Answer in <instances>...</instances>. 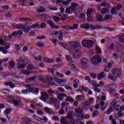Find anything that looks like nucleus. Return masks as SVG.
Instances as JSON below:
<instances>
[{
	"instance_id": "6",
	"label": "nucleus",
	"mask_w": 124,
	"mask_h": 124,
	"mask_svg": "<svg viewBox=\"0 0 124 124\" xmlns=\"http://www.w3.org/2000/svg\"><path fill=\"white\" fill-rule=\"evenodd\" d=\"M69 45L76 50H81V45L77 41H72L69 43Z\"/></svg>"
},
{
	"instance_id": "29",
	"label": "nucleus",
	"mask_w": 124,
	"mask_h": 124,
	"mask_svg": "<svg viewBox=\"0 0 124 124\" xmlns=\"http://www.w3.org/2000/svg\"><path fill=\"white\" fill-rule=\"evenodd\" d=\"M31 26H28L27 27H25V26H24V28L23 29V31L25 33H28V32H29V31H31Z\"/></svg>"
},
{
	"instance_id": "17",
	"label": "nucleus",
	"mask_w": 124,
	"mask_h": 124,
	"mask_svg": "<svg viewBox=\"0 0 124 124\" xmlns=\"http://www.w3.org/2000/svg\"><path fill=\"white\" fill-rule=\"evenodd\" d=\"M4 85L5 86H9L11 88V89H13L14 88H15L16 85L13 84V83L11 81L6 82L4 83Z\"/></svg>"
},
{
	"instance_id": "58",
	"label": "nucleus",
	"mask_w": 124,
	"mask_h": 124,
	"mask_svg": "<svg viewBox=\"0 0 124 124\" xmlns=\"http://www.w3.org/2000/svg\"><path fill=\"white\" fill-rule=\"evenodd\" d=\"M1 8L4 10H8L9 9V6L8 5H4L1 7Z\"/></svg>"
},
{
	"instance_id": "43",
	"label": "nucleus",
	"mask_w": 124,
	"mask_h": 124,
	"mask_svg": "<svg viewBox=\"0 0 124 124\" xmlns=\"http://www.w3.org/2000/svg\"><path fill=\"white\" fill-rule=\"evenodd\" d=\"M27 69L28 70H34L35 69V67L33 65H29L27 67Z\"/></svg>"
},
{
	"instance_id": "27",
	"label": "nucleus",
	"mask_w": 124,
	"mask_h": 124,
	"mask_svg": "<svg viewBox=\"0 0 124 124\" xmlns=\"http://www.w3.org/2000/svg\"><path fill=\"white\" fill-rule=\"evenodd\" d=\"M17 65L16 66L17 68L18 69H23V68H25L26 67V65L24 64H20V62H17Z\"/></svg>"
},
{
	"instance_id": "34",
	"label": "nucleus",
	"mask_w": 124,
	"mask_h": 124,
	"mask_svg": "<svg viewBox=\"0 0 124 124\" xmlns=\"http://www.w3.org/2000/svg\"><path fill=\"white\" fill-rule=\"evenodd\" d=\"M62 28L63 30H66V31H71V26H69L68 25L62 26Z\"/></svg>"
},
{
	"instance_id": "36",
	"label": "nucleus",
	"mask_w": 124,
	"mask_h": 124,
	"mask_svg": "<svg viewBox=\"0 0 124 124\" xmlns=\"http://www.w3.org/2000/svg\"><path fill=\"white\" fill-rule=\"evenodd\" d=\"M59 84L61 86H65L66 85V79H61Z\"/></svg>"
},
{
	"instance_id": "10",
	"label": "nucleus",
	"mask_w": 124,
	"mask_h": 124,
	"mask_svg": "<svg viewBox=\"0 0 124 124\" xmlns=\"http://www.w3.org/2000/svg\"><path fill=\"white\" fill-rule=\"evenodd\" d=\"M75 112L76 114H77L78 118H81L82 115L84 114V110L80 107H78V108L76 109Z\"/></svg>"
},
{
	"instance_id": "31",
	"label": "nucleus",
	"mask_w": 124,
	"mask_h": 124,
	"mask_svg": "<svg viewBox=\"0 0 124 124\" xmlns=\"http://www.w3.org/2000/svg\"><path fill=\"white\" fill-rule=\"evenodd\" d=\"M26 61H27V62L28 63V62H29V59H27V58H25V59H21L20 60H18L16 61V62H21L22 63H24V62H26ZM26 64V65H27V64Z\"/></svg>"
},
{
	"instance_id": "56",
	"label": "nucleus",
	"mask_w": 124,
	"mask_h": 124,
	"mask_svg": "<svg viewBox=\"0 0 124 124\" xmlns=\"http://www.w3.org/2000/svg\"><path fill=\"white\" fill-rule=\"evenodd\" d=\"M4 113L5 114H7V115H8V114H10V113H11V109H10V108L6 109L4 111Z\"/></svg>"
},
{
	"instance_id": "16",
	"label": "nucleus",
	"mask_w": 124,
	"mask_h": 124,
	"mask_svg": "<svg viewBox=\"0 0 124 124\" xmlns=\"http://www.w3.org/2000/svg\"><path fill=\"white\" fill-rule=\"evenodd\" d=\"M44 61L45 62H47V63H51V62H55V59H49L46 57H44Z\"/></svg>"
},
{
	"instance_id": "57",
	"label": "nucleus",
	"mask_w": 124,
	"mask_h": 124,
	"mask_svg": "<svg viewBox=\"0 0 124 124\" xmlns=\"http://www.w3.org/2000/svg\"><path fill=\"white\" fill-rule=\"evenodd\" d=\"M116 104H117V102L116 101V100H114L112 102L111 106L110 107L115 109Z\"/></svg>"
},
{
	"instance_id": "30",
	"label": "nucleus",
	"mask_w": 124,
	"mask_h": 124,
	"mask_svg": "<svg viewBox=\"0 0 124 124\" xmlns=\"http://www.w3.org/2000/svg\"><path fill=\"white\" fill-rule=\"evenodd\" d=\"M92 12H93V9H88L86 13V15L87 17H91V15H92Z\"/></svg>"
},
{
	"instance_id": "2",
	"label": "nucleus",
	"mask_w": 124,
	"mask_h": 124,
	"mask_svg": "<svg viewBox=\"0 0 124 124\" xmlns=\"http://www.w3.org/2000/svg\"><path fill=\"white\" fill-rule=\"evenodd\" d=\"M77 8H78V4L73 2L71 3V5L69 7V8H67L65 10V13L67 14H72L75 13L77 10Z\"/></svg>"
},
{
	"instance_id": "32",
	"label": "nucleus",
	"mask_w": 124,
	"mask_h": 124,
	"mask_svg": "<svg viewBox=\"0 0 124 124\" xmlns=\"http://www.w3.org/2000/svg\"><path fill=\"white\" fill-rule=\"evenodd\" d=\"M34 119L37 122H40V123H42V124H44V121L43 119L40 117H38L37 116H34Z\"/></svg>"
},
{
	"instance_id": "44",
	"label": "nucleus",
	"mask_w": 124,
	"mask_h": 124,
	"mask_svg": "<svg viewBox=\"0 0 124 124\" xmlns=\"http://www.w3.org/2000/svg\"><path fill=\"white\" fill-rule=\"evenodd\" d=\"M118 40L120 42H122V43H124V35H122L121 36H120Z\"/></svg>"
},
{
	"instance_id": "7",
	"label": "nucleus",
	"mask_w": 124,
	"mask_h": 124,
	"mask_svg": "<svg viewBox=\"0 0 124 124\" xmlns=\"http://www.w3.org/2000/svg\"><path fill=\"white\" fill-rule=\"evenodd\" d=\"M94 99L93 97H90L89 101H86L83 103V106L86 111L89 109V107L93 103Z\"/></svg>"
},
{
	"instance_id": "37",
	"label": "nucleus",
	"mask_w": 124,
	"mask_h": 124,
	"mask_svg": "<svg viewBox=\"0 0 124 124\" xmlns=\"http://www.w3.org/2000/svg\"><path fill=\"white\" fill-rule=\"evenodd\" d=\"M45 8H43L42 7H40L39 9H37L36 10V12H38L39 13H43L45 12Z\"/></svg>"
},
{
	"instance_id": "61",
	"label": "nucleus",
	"mask_w": 124,
	"mask_h": 124,
	"mask_svg": "<svg viewBox=\"0 0 124 124\" xmlns=\"http://www.w3.org/2000/svg\"><path fill=\"white\" fill-rule=\"evenodd\" d=\"M52 119L55 122H58V121L60 120V118H59L58 116H53L52 117Z\"/></svg>"
},
{
	"instance_id": "55",
	"label": "nucleus",
	"mask_w": 124,
	"mask_h": 124,
	"mask_svg": "<svg viewBox=\"0 0 124 124\" xmlns=\"http://www.w3.org/2000/svg\"><path fill=\"white\" fill-rule=\"evenodd\" d=\"M41 29H46V27H47V24L45 23H41Z\"/></svg>"
},
{
	"instance_id": "54",
	"label": "nucleus",
	"mask_w": 124,
	"mask_h": 124,
	"mask_svg": "<svg viewBox=\"0 0 124 124\" xmlns=\"http://www.w3.org/2000/svg\"><path fill=\"white\" fill-rule=\"evenodd\" d=\"M67 50L70 53V54L73 53L74 52L76 51V49H74L73 47L69 49H67Z\"/></svg>"
},
{
	"instance_id": "63",
	"label": "nucleus",
	"mask_w": 124,
	"mask_h": 124,
	"mask_svg": "<svg viewBox=\"0 0 124 124\" xmlns=\"http://www.w3.org/2000/svg\"><path fill=\"white\" fill-rule=\"evenodd\" d=\"M53 20L54 22H56V23H58V22L60 21V18H59V17L58 16H54L53 17Z\"/></svg>"
},
{
	"instance_id": "42",
	"label": "nucleus",
	"mask_w": 124,
	"mask_h": 124,
	"mask_svg": "<svg viewBox=\"0 0 124 124\" xmlns=\"http://www.w3.org/2000/svg\"><path fill=\"white\" fill-rule=\"evenodd\" d=\"M78 25L77 24H74L73 27L71 26V30L73 31L74 30H77L78 29Z\"/></svg>"
},
{
	"instance_id": "40",
	"label": "nucleus",
	"mask_w": 124,
	"mask_h": 124,
	"mask_svg": "<svg viewBox=\"0 0 124 124\" xmlns=\"http://www.w3.org/2000/svg\"><path fill=\"white\" fill-rule=\"evenodd\" d=\"M80 118L81 120H84V119L86 120H89V119H90V115L89 114H86L85 115L83 114L81 115V117Z\"/></svg>"
},
{
	"instance_id": "45",
	"label": "nucleus",
	"mask_w": 124,
	"mask_h": 124,
	"mask_svg": "<svg viewBox=\"0 0 124 124\" xmlns=\"http://www.w3.org/2000/svg\"><path fill=\"white\" fill-rule=\"evenodd\" d=\"M37 46L38 47H40L41 48H43L44 46H45V45L44 44L42 43V42H37Z\"/></svg>"
},
{
	"instance_id": "53",
	"label": "nucleus",
	"mask_w": 124,
	"mask_h": 124,
	"mask_svg": "<svg viewBox=\"0 0 124 124\" xmlns=\"http://www.w3.org/2000/svg\"><path fill=\"white\" fill-rule=\"evenodd\" d=\"M96 50L97 52V54H101V49L98 46H96Z\"/></svg>"
},
{
	"instance_id": "8",
	"label": "nucleus",
	"mask_w": 124,
	"mask_h": 124,
	"mask_svg": "<svg viewBox=\"0 0 124 124\" xmlns=\"http://www.w3.org/2000/svg\"><path fill=\"white\" fill-rule=\"evenodd\" d=\"M106 88H108L107 90L110 93H112L117 88V86L114 84H109L106 86Z\"/></svg>"
},
{
	"instance_id": "22",
	"label": "nucleus",
	"mask_w": 124,
	"mask_h": 124,
	"mask_svg": "<svg viewBox=\"0 0 124 124\" xmlns=\"http://www.w3.org/2000/svg\"><path fill=\"white\" fill-rule=\"evenodd\" d=\"M38 80L39 81H41L43 83H46L47 79H46V78L45 77H44L43 76H40L38 77Z\"/></svg>"
},
{
	"instance_id": "11",
	"label": "nucleus",
	"mask_w": 124,
	"mask_h": 124,
	"mask_svg": "<svg viewBox=\"0 0 124 124\" xmlns=\"http://www.w3.org/2000/svg\"><path fill=\"white\" fill-rule=\"evenodd\" d=\"M6 36L3 35L0 37V45H2V46H5V42L6 41Z\"/></svg>"
},
{
	"instance_id": "15",
	"label": "nucleus",
	"mask_w": 124,
	"mask_h": 124,
	"mask_svg": "<svg viewBox=\"0 0 124 124\" xmlns=\"http://www.w3.org/2000/svg\"><path fill=\"white\" fill-rule=\"evenodd\" d=\"M69 66L71 67V68L73 69L74 72H78L79 70L77 69V67L74 65L73 63L70 62L69 63Z\"/></svg>"
},
{
	"instance_id": "5",
	"label": "nucleus",
	"mask_w": 124,
	"mask_h": 124,
	"mask_svg": "<svg viewBox=\"0 0 124 124\" xmlns=\"http://www.w3.org/2000/svg\"><path fill=\"white\" fill-rule=\"evenodd\" d=\"M81 44L86 48H92L93 46V42L91 40H84L81 42Z\"/></svg>"
},
{
	"instance_id": "46",
	"label": "nucleus",
	"mask_w": 124,
	"mask_h": 124,
	"mask_svg": "<svg viewBox=\"0 0 124 124\" xmlns=\"http://www.w3.org/2000/svg\"><path fill=\"white\" fill-rule=\"evenodd\" d=\"M65 58H66V60L68 62H72V59L71 58V57L69 55H66Z\"/></svg>"
},
{
	"instance_id": "1",
	"label": "nucleus",
	"mask_w": 124,
	"mask_h": 124,
	"mask_svg": "<svg viewBox=\"0 0 124 124\" xmlns=\"http://www.w3.org/2000/svg\"><path fill=\"white\" fill-rule=\"evenodd\" d=\"M112 74L109 73L108 74V78L112 81H117V78H120L121 77V75H122V69L114 68L112 71Z\"/></svg>"
},
{
	"instance_id": "52",
	"label": "nucleus",
	"mask_w": 124,
	"mask_h": 124,
	"mask_svg": "<svg viewBox=\"0 0 124 124\" xmlns=\"http://www.w3.org/2000/svg\"><path fill=\"white\" fill-rule=\"evenodd\" d=\"M60 123L62 124H67V122H66V121H65V119H64V118H62L60 119Z\"/></svg>"
},
{
	"instance_id": "35",
	"label": "nucleus",
	"mask_w": 124,
	"mask_h": 124,
	"mask_svg": "<svg viewBox=\"0 0 124 124\" xmlns=\"http://www.w3.org/2000/svg\"><path fill=\"white\" fill-rule=\"evenodd\" d=\"M113 110H115V108H113L112 107H109L107 110V114L110 115V114L113 112Z\"/></svg>"
},
{
	"instance_id": "60",
	"label": "nucleus",
	"mask_w": 124,
	"mask_h": 124,
	"mask_svg": "<svg viewBox=\"0 0 124 124\" xmlns=\"http://www.w3.org/2000/svg\"><path fill=\"white\" fill-rule=\"evenodd\" d=\"M81 98H82V96L80 95H78L76 97V100H77V101H80L82 100Z\"/></svg>"
},
{
	"instance_id": "28",
	"label": "nucleus",
	"mask_w": 124,
	"mask_h": 124,
	"mask_svg": "<svg viewBox=\"0 0 124 124\" xmlns=\"http://www.w3.org/2000/svg\"><path fill=\"white\" fill-rule=\"evenodd\" d=\"M61 106H62V108H68V107H69V104H68V103H66L65 102H62L61 103Z\"/></svg>"
},
{
	"instance_id": "51",
	"label": "nucleus",
	"mask_w": 124,
	"mask_h": 124,
	"mask_svg": "<svg viewBox=\"0 0 124 124\" xmlns=\"http://www.w3.org/2000/svg\"><path fill=\"white\" fill-rule=\"evenodd\" d=\"M49 100L51 101V102H52V103H56L57 102V99H55V98L53 97H51L49 98Z\"/></svg>"
},
{
	"instance_id": "47",
	"label": "nucleus",
	"mask_w": 124,
	"mask_h": 124,
	"mask_svg": "<svg viewBox=\"0 0 124 124\" xmlns=\"http://www.w3.org/2000/svg\"><path fill=\"white\" fill-rule=\"evenodd\" d=\"M98 115V111H94L93 113H92V116L93 117V118H95L96 117H97V116Z\"/></svg>"
},
{
	"instance_id": "49",
	"label": "nucleus",
	"mask_w": 124,
	"mask_h": 124,
	"mask_svg": "<svg viewBox=\"0 0 124 124\" xmlns=\"http://www.w3.org/2000/svg\"><path fill=\"white\" fill-rule=\"evenodd\" d=\"M59 44H60L61 46H62V47H63V48H64L65 49H67V46H68L67 45H66V44H64V43L62 42H60L59 43Z\"/></svg>"
},
{
	"instance_id": "64",
	"label": "nucleus",
	"mask_w": 124,
	"mask_h": 124,
	"mask_svg": "<svg viewBox=\"0 0 124 124\" xmlns=\"http://www.w3.org/2000/svg\"><path fill=\"white\" fill-rule=\"evenodd\" d=\"M17 34H19L18 37H21V36L23 34V31H22V30H19L17 31Z\"/></svg>"
},
{
	"instance_id": "25",
	"label": "nucleus",
	"mask_w": 124,
	"mask_h": 124,
	"mask_svg": "<svg viewBox=\"0 0 124 124\" xmlns=\"http://www.w3.org/2000/svg\"><path fill=\"white\" fill-rule=\"evenodd\" d=\"M26 89L29 93H32L34 91V88L31 85H26Z\"/></svg>"
},
{
	"instance_id": "62",
	"label": "nucleus",
	"mask_w": 124,
	"mask_h": 124,
	"mask_svg": "<svg viewBox=\"0 0 124 124\" xmlns=\"http://www.w3.org/2000/svg\"><path fill=\"white\" fill-rule=\"evenodd\" d=\"M117 115L119 118H122V117L124 116V114L122 113V110H119V111L117 112Z\"/></svg>"
},
{
	"instance_id": "23",
	"label": "nucleus",
	"mask_w": 124,
	"mask_h": 124,
	"mask_svg": "<svg viewBox=\"0 0 124 124\" xmlns=\"http://www.w3.org/2000/svg\"><path fill=\"white\" fill-rule=\"evenodd\" d=\"M27 0H20L19 1V4L22 6H28L29 4L27 3Z\"/></svg>"
},
{
	"instance_id": "9",
	"label": "nucleus",
	"mask_w": 124,
	"mask_h": 124,
	"mask_svg": "<svg viewBox=\"0 0 124 124\" xmlns=\"http://www.w3.org/2000/svg\"><path fill=\"white\" fill-rule=\"evenodd\" d=\"M46 99H49V95L46 92H43L41 93V96L40 97V99L44 101V102H46L47 101Z\"/></svg>"
},
{
	"instance_id": "41",
	"label": "nucleus",
	"mask_w": 124,
	"mask_h": 124,
	"mask_svg": "<svg viewBox=\"0 0 124 124\" xmlns=\"http://www.w3.org/2000/svg\"><path fill=\"white\" fill-rule=\"evenodd\" d=\"M15 66V62L14 61H10L9 64V67L11 68L12 67H14Z\"/></svg>"
},
{
	"instance_id": "13",
	"label": "nucleus",
	"mask_w": 124,
	"mask_h": 124,
	"mask_svg": "<svg viewBox=\"0 0 124 124\" xmlns=\"http://www.w3.org/2000/svg\"><path fill=\"white\" fill-rule=\"evenodd\" d=\"M115 47L116 48V53H120V52H122L124 50V46L121 45L120 44H117Z\"/></svg>"
},
{
	"instance_id": "18",
	"label": "nucleus",
	"mask_w": 124,
	"mask_h": 124,
	"mask_svg": "<svg viewBox=\"0 0 124 124\" xmlns=\"http://www.w3.org/2000/svg\"><path fill=\"white\" fill-rule=\"evenodd\" d=\"M81 29H84V30H89L91 28V24L89 23H86L84 24H82L80 25Z\"/></svg>"
},
{
	"instance_id": "26",
	"label": "nucleus",
	"mask_w": 124,
	"mask_h": 124,
	"mask_svg": "<svg viewBox=\"0 0 124 124\" xmlns=\"http://www.w3.org/2000/svg\"><path fill=\"white\" fill-rule=\"evenodd\" d=\"M67 97V95L66 94L59 93L58 95V98L60 100H62L63 99V97Z\"/></svg>"
},
{
	"instance_id": "33",
	"label": "nucleus",
	"mask_w": 124,
	"mask_h": 124,
	"mask_svg": "<svg viewBox=\"0 0 124 124\" xmlns=\"http://www.w3.org/2000/svg\"><path fill=\"white\" fill-rule=\"evenodd\" d=\"M67 98L65 100L66 102H67L68 101H70L71 103H73L74 102V99H73L71 97L68 96H67Z\"/></svg>"
},
{
	"instance_id": "24",
	"label": "nucleus",
	"mask_w": 124,
	"mask_h": 124,
	"mask_svg": "<svg viewBox=\"0 0 124 124\" xmlns=\"http://www.w3.org/2000/svg\"><path fill=\"white\" fill-rule=\"evenodd\" d=\"M104 77H105V73H104V72L100 73L97 76L98 80H101L102 78H104Z\"/></svg>"
},
{
	"instance_id": "20",
	"label": "nucleus",
	"mask_w": 124,
	"mask_h": 124,
	"mask_svg": "<svg viewBox=\"0 0 124 124\" xmlns=\"http://www.w3.org/2000/svg\"><path fill=\"white\" fill-rule=\"evenodd\" d=\"M36 79V76H34L33 77H31L25 80L26 83H31L32 81H34Z\"/></svg>"
},
{
	"instance_id": "19",
	"label": "nucleus",
	"mask_w": 124,
	"mask_h": 124,
	"mask_svg": "<svg viewBox=\"0 0 124 124\" xmlns=\"http://www.w3.org/2000/svg\"><path fill=\"white\" fill-rule=\"evenodd\" d=\"M63 31L61 30L58 35V39L60 41H62L63 40Z\"/></svg>"
},
{
	"instance_id": "39",
	"label": "nucleus",
	"mask_w": 124,
	"mask_h": 124,
	"mask_svg": "<svg viewBox=\"0 0 124 124\" xmlns=\"http://www.w3.org/2000/svg\"><path fill=\"white\" fill-rule=\"evenodd\" d=\"M16 29L23 30V29H25V25H24L23 24H17L16 25Z\"/></svg>"
},
{
	"instance_id": "59",
	"label": "nucleus",
	"mask_w": 124,
	"mask_h": 124,
	"mask_svg": "<svg viewBox=\"0 0 124 124\" xmlns=\"http://www.w3.org/2000/svg\"><path fill=\"white\" fill-rule=\"evenodd\" d=\"M3 93L5 94H9V93H10V90L9 89H5L3 90Z\"/></svg>"
},
{
	"instance_id": "48",
	"label": "nucleus",
	"mask_w": 124,
	"mask_h": 124,
	"mask_svg": "<svg viewBox=\"0 0 124 124\" xmlns=\"http://www.w3.org/2000/svg\"><path fill=\"white\" fill-rule=\"evenodd\" d=\"M10 48V46H5V47L0 46V50H7Z\"/></svg>"
},
{
	"instance_id": "21",
	"label": "nucleus",
	"mask_w": 124,
	"mask_h": 124,
	"mask_svg": "<svg viewBox=\"0 0 124 124\" xmlns=\"http://www.w3.org/2000/svg\"><path fill=\"white\" fill-rule=\"evenodd\" d=\"M44 109L45 110L46 114H54V111H53V110L49 108L48 107H45L44 108Z\"/></svg>"
},
{
	"instance_id": "14",
	"label": "nucleus",
	"mask_w": 124,
	"mask_h": 124,
	"mask_svg": "<svg viewBox=\"0 0 124 124\" xmlns=\"http://www.w3.org/2000/svg\"><path fill=\"white\" fill-rule=\"evenodd\" d=\"M73 57L74 59H79L80 57V49H76L75 53L73 54Z\"/></svg>"
},
{
	"instance_id": "38",
	"label": "nucleus",
	"mask_w": 124,
	"mask_h": 124,
	"mask_svg": "<svg viewBox=\"0 0 124 124\" xmlns=\"http://www.w3.org/2000/svg\"><path fill=\"white\" fill-rule=\"evenodd\" d=\"M38 28H39V23L38 22H36L31 26V29H37Z\"/></svg>"
},
{
	"instance_id": "12",
	"label": "nucleus",
	"mask_w": 124,
	"mask_h": 124,
	"mask_svg": "<svg viewBox=\"0 0 124 124\" xmlns=\"http://www.w3.org/2000/svg\"><path fill=\"white\" fill-rule=\"evenodd\" d=\"M21 100L22 99H21V98L17 97L14 99V100H13V103L16 106L20 105V103Z\"/></svg>"
},
{
	"instance_id": "4",
	"label": "nucleus",
	"mask_w": 124,
	"mask_h": 124,
	"mask_svg": "<svg viewBox=\"0 0 124 124\" xmlns=\"http://www.w3.org/2000/svg\"><path fill=\"white\" fill-rule=\"evenodd\" d=\"M102 62V59L100 55H96L91 59V62L94 65H96Z\"/></svg>"
},
{
	"instance_id": "50",
	"label": "nucleus",
	"mask_w": 124,
	"mask_h": 124,
	"mask_svg": "<svg viewBox=\"0 0 124 124\" xmlns=\"http://www.w3.org/2000/svg\"><path fill=\"white\" fill-rule=\"evenodd\" d=\"M109 10L107 8L103 9L101 12L102 14H106V13H108Z\"/></svg>"
},
{
	"instance_id": "3",
	"label": "nucleus",
	"mask_w": 124,
	"mask_h": 124,
	"mask_svg": "<svg viewBox=\"0 0 124 124\" xmlns=\"http://www.w3.org/2000/svg\"><path fill=\"white\" fill-rule=\"evenodd\" d=\"M90 61L86 58H82L80 60V65L81 69L85 70L88 69L90 67Z\"/></svg>"
}]
</instances>
